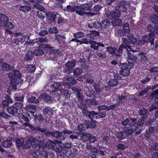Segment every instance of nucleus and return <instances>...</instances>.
Wrapping results in <instances>:
<instances>
[{"instance_id": "1", "label": "nucleus", "mask_w": 158, "mask_h": 158, "mask_svg": "<svg viewBox=\"0 0 158 158\" xmlns=\"http://www.w3.org/2000/svg\"><path fill=\"white\" fill-rule=\"evenodd\" d=\"M45 142L44 139L40 136L31 137L27 140H23L22 148L28 149L32 146V148L35 150L40 149L43 146Z\"/></svg>"}, {"instance_id": "2", "label": "nucleus", "mask_w": 158, "mask_h": 158, "mask_svg": "<svg viewBox=\"0 0 158 158\" xmlns=\"http://www.w3.org/2000/svg\"><path fill=\"white\" fill-rule=\"evenodd\" d=\"M73 133L72 131L64 128L61 132L56 130H51L50 131H48L45 133V135L61 141L64 140L66 137H69L68 135Z\"/></svg>"}, {"instance_id": "3", "label": "nucleus", "mask_w": 158, "mask_h": 158, "mask_svg": "<svg viewBox=\"0 0 158 158\" xmlns=\"http://www.w3.org/2000/svg\"><path fill=\"white\" fill-rule=\"evenodd\" d=\"M156 35L152 32L150 33L148 36L144 35L142 36L141 39L138 42L139 45L141 46L147 45L148 43L151 44V45L154 44V40Z\"/></svg>"}, {"instance_id": "4", "label": "nucleus", "mask_w": 158, "mask_h": 158, "mask_svg": "<svg viewBox=\"0 0 158 158\" xmlns=\"http://www.w3.org/2000/svg\"><path fill=\"white\" fill-rule=\"evenodd\" d=\"M151 21L154 23V28L150 24L147 26L148 31L152 32L154 34H158V16L156 15L152 16L150 18Z\"/></svg>"}, {"instance_id": "5", "label": "nucleus", "mask_w": 158, "mask_h": 158, "mask_svg": "<svg viewBox=\"0 0 158 158\" xmlns=\"http://www.w3.org/2000/svg\"><path fill=\"white\" fill-rule=\"evenodd\" d=\"M119 74L122 76H127L130 73V70L132 68V67L129 66V64L127 63H119L118 65Z\"/></svg>"}, {"instance_id": "6", "label": "nucleus", "mask_w": 158, "mask_h": 158, "mask_svg": "<svg viewBox=\"0 0 158 158\" xmlns=\"http://www.w3.org/2000/svg\"><path fill=\"white\" fill-rule=\"evenodd\" d=\"M106 116V111L101 112L98 111V112H96L94 111L91 110L87 118L93 120V119H97L100 118H104Z\"/></svg>"}, {"instance_id": "7", "label": "nucleus", "mask_w": 158, "mask_h": 158, "mask_svg": "<svg viewBox=\"0 0 158 158\" xmlns=\"http://www.w3.org/2000/svg\"><path fill=\"white\" fill-rule=\"evenodd\" d=\"M131 4L130 2L124 0H121L119 2L118 5L116 7L122 12H126L127 7Z\"/></svg>"}, {"instance_id": "8", "label": "nucleus", "mask_w": 158, "mask_h": 158, "mask_svg": "<svg viewBox=\"0 0 158 158\" xmlns=\"http://www.w3.org/2000/svg\"><path fill=\"white\" fill-rule=\"evenodd\" d=\"M76 64V60L73 59L70 61L67 62L65 64L66 67L64 69V72L68 73H71L73 69L75 67Z\"/></svg>"}, {"instance_id": "9", "label": "nucleus", "mask_w": 158, "mask_h": 158, "mask_svg": "<svg viewBox=\"0 0 158 158\" xmlns=\"http://www.w3.org/2000/svg\"><path fill=\"white\" fill-rule=\"evenodd\" d=\"M7 74L10 80L9 83L12 88L15 90H16L17 84L14 73L11 72L8 73Z\"/></svg>"}, {"instance_id": "10", "label": "nucleus", "mask_w": 158, "mask_h": 158, "mask_svg": "<svg viewBox=\"0 0 158 158\" xmlns=\"http://www.w3.org/2000/svg\"><path fill=\"white\" fill-rule=\"evenodd\" d=\"M77 104L78 108L82 110V113L83 116L87 118L91 111H89L88 109H86L84 101L77 102Z\"/></svg>"}, {"instance_id": "11", "label": "nucleus", "mask_w": 158, "mask_h": 158, "mask_svg": "<svg viewBox=\"0 0 158 158\" xmlns=\"http://www.w3.org/2000/svg\"><path fill=\"white\" fill-rule=\"evenodd\" d=\"M127 56L128 58V63L129 64V66L133 67L137 60V57L134 55L132 53L129 51H127Z\"/></svg>"}, {"instance_id": "12", "label": "nucleus", "mask_w": 158, "mask_h": 158, "mask_svg": "<svg viewBox=\"0 0 158 158\" xmlns=\"http://www.w3.org/2000/svg\"><path fill=\"white\" fill-rule=\"evenodd\" d=\"M58 13L56 11L49 12L47 13L45 15L47 19L51 22L56 23V21Z\"/></svg>"}, {"instance_id": "13", "label": "nucleus", "mask_w": 158, "mask_h": 158, "mask_svg": "<svg viewBox=\"0 0 158 158\" xmlns=\"http://www.w3.org/2000/svg\"><path fill=\"white\" fill-rule=\"evenodd\" d=\"M40 100H43L45 102L51 104L53 102L54 98L53 96L49 95L46 93L42 94L39 97Z\"/></svg>"}, {"instance_id": "14", "label": "nucleus", "mask_w": 158, "mask_h": 158, "mask_svg": "<svg viewBox=\"0 0 158 158\" xmlns=\"http://www.w3.org/2000/svg\"><path fill=\"white\" fill-rule=\"evenodd\" d=\"M59 51H60L58 50H51L49 52L46 53L45 56L49 60L54 61L57 58V55L59 53Z\"/></svg>"}, {"instance_id": "15", "label": "nucleus", "mask_w": 158, "mask_h": 158, "mask_svg": "<svg viewBox=\"0 0 158 158\" xmlns=\"http://www.w3.org/2000/svg\"><path fill=\"white\" fill-rule=\"evenodd\" d=\"M14 74L15 76L17 83V85H20L23 82V80L21 78L22 74L20 71L17 69H14V68L12 70V71Z\"/></svg>"}, {"instance_id": "16", "label": "nucleus", "mask_w": 158, "mask_h": 158, "mask_svg": "<svg viewBox=\"0 0 158 158\" xmlns=\"http://www.w3.org/2000/svg\"><path fill=\"white\" fill-rule=\"evenodd\" d=\"M122 12L116 7L114 10H111L110 12L109 16H110L111 19L118 18L121 15Z\"/></svg>"}, {"instance_id": "17", "label": "nucleus", "mask_w": 158, "mask_h": 158, "mask_svg": "<svg viewBox=\"0 0 158 158\" xmlns=\"http://www.w3.org/2000/svg\"><path fill=\"white\" fill-rule=\"evenodd\" d=\"M26 99L28 102L29 103H32L35 104H37L40 102L39 98H37L36 97L33 96L31 94H27L26 95Z\"/></svg>"}, {"instance_id": "18", "label": "nucleus", "mask_w": 158, "mask_h": 158, "mask_svg": "<svg viewBox=\"0 0 158 158\" xmlns=\"http://www.w3.org/2000/svg\"><path fill=\"white\" fill-rule=\"evenodd\" d=\"M155 128L152 126L148 127L146 131V134L144 135V137L146 140H148L150 137L151 135L154 133Z\"/></svg>"}, {"instance_id": "19", "label": "nucleus", "mask_w": 158, "mask_h": 158, "mask_svg": "<svg viewBox=\"0 0 158 158\" xmlns=\"http://www.w3.org/2000/svg\"><path fill=\"white\" fill-rule=\"evenodd\" d=\"M9 19L8 16L6 14L0 13V27H4V24L8 22L9 20Z\"/></svg>"}, {"instance_id": "20", "label": "nucleus", "mask_w": 158, "mask_h": 158, "mask_svg": "<svg viewBox=\"0 0 158 158\" xmlns=\"http://www.w3.org/2000/svg\"><path fill=\"white\" fill-rule=\"evenodd\" d=\"M54 111L49 106H46L43 110V114L45 116H51L53 115Z\"/></svg>"}, {"instance_id": "21", "label": "nucleus", "mask_w": 158, "mask_h": 158, "mask_svg": "<svg viewBox=\"0 0 158 158\" xmlns=\"http://www.w3.org/2000/svg\"><path fill=\"white\" fill-rule=\"evenodd\" d=\"M75 12L76 13L80 16H83L84 15H88L89 12H84L82 6H76Z\"/></svg>"}, {"instance_id": "22", "label": "nucleus", "mask_w": 158, "mask_h": 158, "mask_svg": "<svg viewBox=\"0 0 158 158\" xmlns=\"http://www.w3.org/2000/svg\"><path fill=\"white\" fill-rule=\"evenodd\" d=\"M20 121L23 125L27 127L30 124V120L25 114H22L20 116Z\"/></svg>"}, {"instance_id": "23", "label": "nucleus", "mask_w": 158, "mask_h": 158, "mask_svg": "<svg viewBox=\"0 0 158 158\" xmlns=\"http://www.w3.org/2000/svg\"><path fill=\"white\" fill-rule=\"evenodd\" d=\"M34 53L31 50H28L25 53L24 57V60L26 62L31 61L34 57Z\"/></svg>"}, {"instance_id": "24", "label": "nucleus", "mask_w": 158, "mask_h": 158, "mask_svg": "<svg viewBox=\"0 0 158 158\" xmlns=\"http://www.w3.org/2000/svg\"><path fill=\"white\" fill-rule=\"evenodd\" d=\"M101 29H109L110 25V21L109 19H104L101 22Z\"/></svg>"}, {"instance_id": "25", "label": "nucleus", "mask_w": 158, "mask_h": 158, "mask_svg": "<svg viewBox=\"0 0 158 158\" xmlns=\"http://www.w3.org/2000/svg\"><path fill=\"white\" fill-rule=\"evenodd\" d=\"M62 147L63 151L65 152V153H71V143L66 142L64 144H63V146Z\"/></svg>"}, {"instance_id": "26", "label": "nucleus", "mask_w": 158, "mask_h": 158, "mask_svg": "<svg viewBox=\"0 0 158 158\" xmlns=\"http://www.w3.org/2000/svg\"><path fill=\"white\" fill-rule=\"evenodd\" d=\"M54 40L59 44H61L65 41L66 37L63 35L56 34L54 37Z\"/></svg>"}, {"instance_id": "27", "label": "nucleus", "mask_w": 158, "mask_h": 158, "mask_svg": "<svg viewBox=\"0 0 158 158\" xmlns=\"http://www.w3.org/2000/svg\"><path fill=\"white\" fill-rule=\"evenodd\" d=\"M106 51L108 52L111 55L114 54L116 57H120L121 56V55L116 52L117 51V48H116L109 46L106 48Z\"/></svg>"}, {"instance_id": "28", "label": "nucleus", "mask_w": 158, "mask_h": 158, "mask_svg": "<svg viewBox=\"0 0 158 158\" xmlns=\"http://www.w3.org/2000/svg\"><path fill=\"white\" fill-rule=\"evenodd\" d=\"M6 110L7 112L10 114L14 115L15 114H17L18 113V110L17 109L15 108L14 105L6 108Z\"/></svg>"}, {"instance_id": "29", "label": "nucleus", "mask_w": 158, "mask_h": 158, "mask_svg": "<svg viewBox=\"0 0 158 158\" xmlns=\"http://www.w3.org/2000/svg\"><path fill=\"white\" fill-rule=\"evenodd\" d=\"M77 128L79 131V134L81 135L83 131H85L88 128L86 122L84 123L79 124L77 127Z\"/></svg>"}, {"instance_id": "30", "label": "nucleus", "mask_w": 158, "mask_h": 158, "mask_svg": "<svg viewBox=\"0 0 158 158\" xmlns=\"http://www.w3.org/2000/svg\"><path fill=\"white\" fill-rule=\"evenodd\" d=\"M139 113L140 115L142 116L141 117L144 119L147 118L149 115V113L148 112V110L145 108L140 110Z\"/></svg>"}, {"instance_id": "31", "label": "nucleus", "mask_w": 158, "mask_h": 158, "mask_svg": "<svg viewBox=\"0 0 158 158\" xmlns=\"http://www.w3.org/2000/svg\"><path fill=\"white\" fill-rule=\"evenodd\" d=\"M3 71L8 72L10 70L12 71L14 68L12 67L10 64L6 62H3L1 66Z\"/></svg>"}, {"instance_id": "32", "label": "nucleus", "mask_w": 158, "mask_h": 158, "mask_svg": "<svg viewBox=\"0 0 158 158\" xmlns=\"http://www.w3.org/2000/svg\"><path fill=\"white\" fill-rule=\"evenodd\" d=\"M91 121H86V122L88 126V128H90L91 129H94V128L97 126L96 123H97V121H96L95 119L94 120V119H93V120L90 119Z\"/></svg>"}, {"instance_id": "33", "label": "nucleus", "mask_w": 158, "mask_h": 158, "mask_svg": "<svg viewBox=\"0 0 158 158\" xmlns=\"http://www.w3.org/2000/svg\"><path fill=\"white\" fill-rule=\"evenodd\" d=\"M62 83L61 82H56L51 85V87L52 89H54L55 91L57 92L59 90V88L61 87Z\"/></svg>"}, {"instance_id": "34", "label": "nucleus", "mask_w": 158, "mask_h": 158, "mask_svg": "<svg viewBox=\"0 0 158 158\" xmlns=\"http://www.w3.org/2000/svg\"><path fill=\"white\" fill-rule=\"evenodd\" d=\"M144 118H143L141 117V118H140L137 122V126L135 128V130L134 131H136L137 129L140 128V127H144L143 126V125L144 124Z\"/></svg>"}, {"instance_id": "35", "label": "nucleus", "mask_w": 158, "mask_h": 158, "mask_svg": "<svg viewBox=\"0 0 158 158\" xmlns=\"http://www.w3.org/2000/svg\"><path fill=\"white\" fill-rule=\"evenodd\" d=\"M99 32L92 30L90 31L89 33L87 34V36L88 37L94 39L95 37L99 36Z\"/></svg>"}, {"instance_id": "36", "label": "nucleus", "mask_w": 158, "mask_h": 158, "mask_svg": "<svg viewBox=\"0 0 158 158\" xmlns=\"http://www.w3.org/2000/svg\"><path fill=\"white\" fill-rule=\"evenodd\" d=\"M81 135H82L81 136V139L85 142L89 141L91 136V134L85 132L82 133Z\"/></svg>"}, {"instance_id": "37", "label": "nucleus", "mask_w": 158, "mask_h": 158, "mask_svg": "<svg viewBox=\"0 0 158 158\" xmlns=\"http://www.w3.org/2000/svg\"><path fill=\"white\" fill-rule=\"evenodd\" d=\"M154 101L156 103L152 104L149 108L148 110L150 112L158 109V98H155Z\"/></svg>"}, {"instance_id": "38", "label": "nucleus", "mask_w": 158, "mask_h": 158, "mask_svg": "<svg viewBox=\"0 0 158 158\" xmlns=\"http://www.w3.org/2000/svg\"><path fill=\"white\" fill-rule=\"evenodd\" d=\"M14 43L17 44L19 45V43L22 44L25 41V38H24V36H22L19 37H16V38L14 39Z\"/></svg>"}, {"instance_id": "39", "label": "nucleus", "mask_w": 158, "mask_h": 158, "mask_svg": "<svg viewBox=\"0 0 158 158\" xmlns=\"http://www.w3.org/2000/svg\"><path fill=\"white\" fill-rule=\"evenodd\" d=\"M76 6L73 5L72 6L69 5L64 7L63 8V10L65 11L69 12H74L75 11Z\"/></svg>"}, {"instance_id": "40", "label": "nucleus", "mask_w": 158, "mask_h": 158, "mask_svg": "<svg viewBox=\"0 0 158 158\" xmlns=\"http://www.w3.org/2000/svg\"><path fill=\"white\" fill-rule=\"evenodd\" d=\"M111 21V23L114 27H117L120 26L122 23V20L118 18L113 19Z\"/></svg>"}, {"instance_id": "41", "label": "nucleus", "mask_w": 158, "mask_h": 158, "mask_svg": "<svg viewBox=\"0 0 158 158\" xmlns=\"http://www.w3.org/2000/svg\"><path fill=\"white\" fill-rule=\"evenodd\" d=\"M138 55L141 56L140 60L141 62H146L148 60V56L147 53L143 52H140Z\"/></svg>"}, {"instance_id": "42", "label": "nucleus", "mask_w": 158, "mask_h": 158, "mask_svg": "<svg viewBox=\"0 0 158 158\" xmlns=\"http://www.w3.org/2000/svg\"><path fill=\"white\" fill-rule=\"evenodd\" d=\"M115 33H116L117 36L119 37H121L122 36H128V35L122 29H119L116 32H115Z\"/></svg>"}, {"instance_id": "43", "label": "nucleus", "mask_w": 158, "mask_h": 158, "mask_svg": "<svg viewBox=\"0 0 158 158\" xmlns=\"http://www.w3.org/2000/svg\"><path fill=\"white\" fill-rule=\"evenodd\" d=\"M125 134L124 131L118 132L116 133V138L119 140L123 139L125 138Z\"/></svg>"}, {"instance_id": "44", "label": "nucleus", "mask_w": 158, "mask_h": 158, "mask_svg": "<svg viewBox=\"0 0 158 158\" xmlns=\"http://www.w3.org/2000/svg\"><path fill=\"white\" fill-rule=\"evenodd\" d=\"M34 55L36 56H42L44 54V51L38 47L33 52Z\"/></svg>"}, {"instance_id": "45", "label": "nucleus", "mask_w": 158, "mask_h": 158, "mask_svg": "<svg viewBox=\"0 0 158 158\" xmlns=\"http://www.w3.org/2000/svg\"><path fill=\"white\" fill-rule=\"evenodd\" d=\"M1 144L3 147L8 148L11 145L12 142L10 140H5L2 141Z\"/></svg>"}, {"instance_id": "46", "label": "nucleus", "mask_w": 158, "mask_h": 158, "mask_svg": "<svg viewBox=\"0 0 158 158\" xmlns=\"http://www.w3.org/2000/svg\"><path fill=\"white\" fill-rule=\"evenodd\" d=\"M72 72L74 76L79 75L83 73L82 69L80 67H77L75 68Z\"/></svg>"}, {"instance_id": "47", "label": "nucleus", "mask_w": 158, "mask_h": 158, "mask_svg": "<svg viewBox=\"0 0 158 158\" xmlns=\"http://www.w3.org/2000/svg\"><path fill=\"white\" fill-rule=\"evenodd\" d=\"M53 149L58 152L62 150V147L59 143H55Z\"/></svg>"}, {"instance_id": "48", "label": "nucleus", "mask_w": 158, "mask_h": 158, "mask_svg": "<svg viewBox=\"0 0 158 158\" xmlns=\"http://www.w3.org/2000/svg\"><path fill=\"white\" fill-rule=\"evenodd\" d=\"M25 110L27 112H30L32 110L35 111L36 109V106L35 105H28L23 107Z\"/></svg>"}, {"instance_id": "49", "label": "nucleus", "mask_w": 158, "mask_h": 158, "mask_svg": "<svg viewBox=\"0 0 158 158\" xmlns=\"http://www.w3.org/2000/svg\"><path fill=\"white\" fill-rule=\"evenodd\" d=\"M126 97L123 95V94H121V95H119L117 98L118 101H117V103L119 104H121L123 103H124V99Z\"/></svg>"}, {"instance_id": "50", "label": "nucleus", "mask_w": 158, "mask_h": 158, "mask_svg": "<svg viewBox=\"0 0 158 158\" xmlns=\"http://www.w3.org/2000/svg\"><path fill=\"white\" fill-rule=\"evenodd\" d=\"M55 143L53 141L48 140L45 143V146L46 148L53 149Z\"/></svg>"}, {"instance_id": "51", "label": "nucleus", "mask_w": 158, "mask_h": 158, "mask_svg": "<svg viewBox=\"0 0 158 158\" xmlns=\"http://www.w3.org/2000/svg\"><path fill=\"white\" fill-rule=\"evenodd\" d=\"M118 83V81L114 79L110 80L108 82V85L110 87H114Z\"/></svg>"}, {"instance_id": "52", "label": "nucleus", "mask_w": 158, "mask_h": 158, "mask_svg": "<svg viewBox=\"0 0 158 158\" xmlns=\"http://www.w3.org/2000/svg\"><path fill=\"white\" fill-rule=\"evenodd\" d=\"M60 93L61 95L65 96L67 98H69L70 95V94L69 91L67 89H61L60 90Z\"/></svg>"}, {"instance_id": "53", "label": "nucleus", "mask_w": 158, "mask_h": 158, "mask_svg": "<svg viewBox=\"0 0 158 158\" xmlns=\"http://www.w3.org/2000/svg\"><path fill=\"white\" fill-rule=\"evenodd\" d=\"M82 6L83 7L84 11L86 12V11H90L91 10L92 5L90 3H88L84 4Z\"/></svg>"}, {"instance_id": "54", "label": "nucleus", "mask_w": 158, "mask_h": 158, "mask_svg": "<svg viewBox=\"0 0 158 158\" xmlns=\"http://www.w3.org/2000/svg\"><path fill=\"white\" fill-rule=\"evenodd\" d=\"M123 30L126 32L128 35L129 34L130 32V30L129 28V24L127 22L124 23L123 26Z\"/></svg>"}, {"instance_id": "55", "label": "nucleus", "mask_w": 158, "mask_h": 158, "mask_svg": "<svg viewBox=\"0 0 158 158\" xmlns=\"http://www.w3.org/2000/svg\"><path fill=\"white\" fill-rule=\"evenodd\" d=\"M27 94V93H24L23 94H22V95L21 96H18L16 97H15V100L17 101H19L20 102L23 101V99L24 98H26V95Z\"/></svg>"}, {"instance_id": "56", "label": "nucleus", "mask_w": 158, "mask_h": 158, "mask_svg": "<svg viewBox=\"0 0 158 158\" xmlns=\"http://www.w3.org/2000/svg\"><path fill=\"white\" fill-rule=\"evenodd\" d=\"M19 9L23 12H28L31 9V8L28 6H20Z\"/></svg>"}, {"instance_id": "57", "label": "nucleus", "mask_w": 158, "mask_h": 158, "mask_svg": "<svg viewBox=\"0 0 158 158\" xmlns=\"http://www.w3.org/2000/svg\"><path fill=\"white\" fill-rule=\"evenodd\" d=\"M67 81L70 85H75L77 82V80L74 77H69L67 79Z\"/></svg>"}, {"instance_id": "58", "label": "nucleus", "mask_w": 158, "mask_h": 158, "mask_svg": "<svg viewBox=\"0 0 158 158\" xmlns=\"http://www.w3.org/2000/svg\"><path fill=\"white\" fill-rule=\"evenodd\" d=\"M14 106H15V108L17 109L18 111L19 110H21L23 108V103L18 102L15 103L14 104Z\"/></svg>"}, {"instance_id": "59", "label": "nucleus", "mask_w": 158, "mask_h": 158, "mask_svg": "<svg viewBox=\"0 0 158 158\" xmlns=\"http://www.w3.org/2000/svg\"><path fill=\"white\" fill-rule=\"evenodd\" d=\"M156 120L155 117H150V118L144 123L145 125L148 126L151 125Z\"/></svg>"}, {"instance_id": "60", "label": "nucleus", "mask_w": 158, "mask_h": 158, "mask_svg": "<svg viewBox=\"0 0 158 158\" xmlns=\"http://www.w3.org/2000/svg\"><path fill=\"white\" fill-rule=\"evenodd\" d=\"M36 69L35 66L34 64L28 65L27 68V71L29 73H33Z\"/></svg>"}, {"instance_id": "61", "label": "nucleus", "mask_w": 158, "mask_h": 158, "mask_svg": "<svg viewBox=\"0 0 158 158\" xmlns=\"http://www.w3.org/2000/svg\"><path fill=\"white\" fill-rule=\"evenodd\" d=\"M10 101H8L6 100H4L2 102V108H4L5 107H6L8 108L9 107L8 106V105L9 103H12L13 102V101L12 100H10Z\"/></svg>"}, {"instance_id": "62", "label": "nucleus", "mask_w": 158, "mask_h": 158, "mask_svg": "<svg viewBox=\"0 0 158 158\" xmlns=\"http://www.w3.org/2000/svg\"><path fill=\"white\" fill-rule=\"evenodd\" d=\"M40 155L42 158H48V155L47 151L43 150H41L40 152Z\"/></svg>"}, {"instance_id": "63", "label": "nucleus", "mask_w": 158, "mask_h": 158, "mask_svg": "<svg viewBox=\"0 0 158 158\" xmlns=\"http://www.w3.org/2000/svg\"><path fill=\"white\" fill-rule=\"evenodd\" d=\"M65 152L61 151L57 153L58 158H67L68 156Z\"/></svg>"}, {"instance_id": "64", "label": "nucleus", "mask_w": 158, "mask_h": 158, "mask_svg": "<svg viewBox=\"0 0 158 158\" xmlns=\"http://www.w3.org/2000/svg\"><path fill=\"white\" fill-rule=\"evenodd\" d=\"M23 139L18 138L15 141L16 144L18 148H21L22 146Z\"/></svg>"}]
</instances>
